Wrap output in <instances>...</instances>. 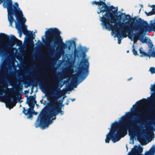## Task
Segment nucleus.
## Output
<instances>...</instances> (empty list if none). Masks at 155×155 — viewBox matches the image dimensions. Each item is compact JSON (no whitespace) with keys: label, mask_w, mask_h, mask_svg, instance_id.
I'll return each instance as SVG.
<instances>
[{"label":"nucleus","mask_w":155,"mask_h":155,"mask_svg":"<svg viewBox=\"0 0 155 155\" xmlns=\"http://www.w3.org/2000/svg\"><path fill=\"white\" fill-rule=\"evenodd\" d=\"M134 111L127 112L119 118L118 120H115L111 123L110 127L108 128L109 132L106 135L105 142L109 143L110 140L113 143L119 141L121 138L124 137L129 131L130 136V143H134V138H136L140 142L147 138L145 131L143 126H136L134 130H130L132 126L131 122L133 117H141L144 115H136Z\"/></svg>","instance_id":"nucleus-1"},{"label":"nucleus","mask_w":155,"mask_h":155,"mask_svg":"<svg viewBox=\"0 0 155 155\" xmlns=\"http://www.w3.org/2000/svg\"><path fill=\"white\" fill-rule=\"evenodd\" d=\"M49 86L51 95L47 96V99L49 102L48 110L45 112H42L39 115L35 125L36 128L40 127L43 130L48 128L56 119V116L58 113L62 115L64 114L63 110H60L59 105L57 101V98L54 95L59 93L57 83H51L50 82Z\"/></svg>","instance_id":"nucleus-2"},{"label":"nucleus","mask_w":155,"mask_h":155,"mask_svg":"<svg viewBox=\"0 0 155 155\" xmlns=\"http://www.w3.org/2000/svg\"><path fill=\"white\" fill-rule=\"evenodd\" d=\"M105 0L94 1L92 5L98 6L97 12L99 16V20L103 29L111 30L115 23L124 21L126 18L125 13L117 12L118 8L113 6H108L105 2Z\"/></svg>","instance_id":"nucleus-3"},{"label":"nucleus","mask_w":155,"mask_h":155,"mask_svg":"<svg viewBox=\"0 0 155 155\" xmlns=\"http://www.w3.org/2000/svg\"><path fill=\"white\" fill-rule=\"evenodd\" d=\"M126 18L124 20H121L114 25L113 28L111 30L107 29L108 31H112L111 35L115 38L117 37L118 43H121V40L126 38V33L129 31H139L141 32L146 31L148 27V23L140 18L135 20L134 22H132L131 16L128 14H126Z\"/></svg>","instance_id":"nucleus-4"},{"label":"nucleus","mask_w":155,"mask_h":155,"mask_svg":"<svg viewBox=\"0 0 155 155\" xmlns=\"http://www.w3.org/2000/svg\"><path fill=\"white\" fill-rule=\"evenodd\" d=\"M61 34V32L56 28H46L45 35L42 36L41 37L42 41L44 43H45L46 42L47 40L49 41H55L57 39L59 42V47L62 51L67 49V51H69L71 48H74V50H76V39L74 38L67 40L64 43L63 41L62 37L60 35Z\"/></svg>","instance_id":"nucleus-5"},{"label":"nucleus","mask_w":155,"mask_h":155,"mask_svg":"<svg viewBox=\"0 0 155 155\" xmlns=\"http://www.w3.org/2000/svg\"><path fill=\"white\" fill-rule=\"evenodd\" d=\"M150 96L137 101L130 108V111H134L136 115L147 114L151 110L152 104H155V83L150 85Z\"/></svg>","instance_id":"nucleus-6"},{"label":"nucleus","mask_w":155,"mask_h":155,"mask_svg":"<svg viewBox=\"0 0 155 155\" xmlns=\"http://www.w3.org/2000/svg\"><path fill=\"white\" fill-rule=\"evenodd\" d=\"M2 2L3 8H6L7 10L8 19L10 26L13 27L12 24L15 21L14 15L16 19L23 20L24 22L26 21L22 11L19 7L17 2H13L12 0H3Z\"/></svg>","instance_id":"nucleus-7"},{"label":"nucleus","mask_w":155,"mask_h":155,"mask_svg":"<svg viewBox=\"0 0 155 155\" xmlns=\"http://www.w3.org/2000/svg\"><path fill=\"white\" fill-rule=\"evenodd\" d=\"M9 36L0 33V55H12L14 52V41L9 39Z\"/></svg>","instance_id":"nucleus-8"},{"label":"nucleus","mask_w":155,"mask_h":155,"mask_svg":"<svg viewBox=\"0 0 155 155\" xmlns=\"http://www.w3.org/2000/svg\"><path fill=\"white\" fill-rule=\"evenodd\" d=\"M79 50L80 52V56L82 58V61H83V66L81 71L82 76L80 79L79 82L76 84L75 86V88L80 83L82 82L87 76L89 74L88 69L89 64V58L87 56L86 53L87 52L89 48L85 46H82L81 45L79 46Z\"/></svg>","instance_id":"nucleus-9"},{"label":"nucleus","mask_w":155,"mask_h":155,"mask_svg":"<svg viewBox=\"0 0 155 155\" xmlns=\"http://www.w3.org/2000/svg\"><path fill=\"white\" fill-rule=\"evenodd\" d=\"M36 103L35 98L32 96H30L28 98L26 103L27 104L29 107V108L26 110L25 107H23V110L22 112L26 116H27V119H31L32 117V114L34 111V108L35 104Z\"/></svg>","instance_id":"nucleus-10"},{"label":"nucleus","mask_w":155,"mask_h":155,"mask_svg":"<svg viewBox=\"0 0 155 155\" xmlns=\"http://www.w3.org/2000/svg\"><path fill=\"white\" fill-rule=\"evenodd\" d=\"M143 149L140 145L134 146L127 155H142L141 153Z\"/></svg>","instance_id":"nucleus-11"},{"label":"nucleus","mask_w":155,"mask_h":155,"mask_svg":"<svg viewBox=\"0 0 155 155\" xmlns=\"http://www.w3.org/2000/svg\"><path fill=\"white\" fill-rule=\"evenodd\" d=\"M16 21L15 20L14 21L15 23V27L18 31L19 37H21L22 32V25L26 21L24 22L23 20H21L18 19H16Z\"/></svg>","instance_id":"nucleus-12"},{"label":"nucleus","mask_w":155,"mask_h":155,"mask_svg":"<svg viewBox=\"0 0 155 155\" xmlns=\"http://www.w3.org/2000/svg\"><path fill=\"white\" fill-rule=\"evenodd\" d=\"M155 145H153L148 151H146L144 155H155Z\"/></svg>","instance_id":"nucleus-13"},{"label":"nucleus","mask_w":155,"mask_h":155,"mask_svg":"<svg viewBox=\"0 0 155 155\" xmlns=\"http://www.w3.org/2000/svg\"><path fill=\"white\" fill-rule=\"evenodd\" d=\"M145 43H146L149 46V51L151 50H152V49L155 48L154 46L153 45L152 42L149 38H147V40Z\"/></svg>","instance_id":"nucleus-14"},{"label":"nucleus","mask_w":155,"mask_h":155,"mask_svg":"<svg viewBox=\"0 0 155 155\" xmlns=\"http://www.w3.org/2000/svg\"><path fill=\"white\" fill-rule=\"evenodd\" d=\"M128 37L131 41H133L134 44L136 43L138 40V38L137 37H136L133 34H130L128 35Z\"/></svg>","instance_id":"nucleus-15"},{"label":"nucleus","mask_w":155,"mask_h":155,"mask_svg":"<svg viewBox=\"0 0 155 155\" xmlns=\"http://www.w3.org/2000/svg\"><path fill=\"white\" fill-rule=\"evenodd\" d=\"M149 6L152 8L151 11L150 12H149V13L145 12L147 16L152 15L155 14V13H154L153 12L154 10L155 9V5H152Z\"/></svg>","instance_id":"nucleus-16"},{"label":"nucleus","mask_w":155,"mask_h":155,"mask_svg":"<svg viewBox=\"0 0 155 155\" xmlns=\"http://www.w3.org/2000/svg\"><path fill=\"white\" fill-rule=\"evenodd\" d=\"M155 48L152 49V50H149L148 52V54L150 55V56L155 57V51L154 49Z\"/></svg>","instance_id":"nucleus-17"},{"label":"nucleus","mask_w":155,"mask_h":155,"mask_svg":"<svg viewBox=\"0 0 155 155\" xmlns=\"http://www.w3.org/2000/svg\"><path fill=\"white\" fill-rule=\"evenodd\" d=\"M143 48L142 47L140 48H139V51L140 53L141 54L140 55V57H142L143 56H147V54L142 51Z\"/></svg>","instance_id":"nucleus-18"},{"label":"nucleus","mask_w":155,"mask_h":155,"mask_svg":"<svg viewBox=\"0 0 155 155\" xmlns=\"http://www.w3.org/2000/svg\"><path fill=\"white\" fill-rule=\"evenodd\" d=\"M63 97V99L62 100V101H61V105H61L62 104L64 100V99L65 97H66V96L65 95V94L64 93H62L61 92V94H59V97Z\"/></svg>","instance_id":"nucleus-19"},{"label":"nucleus","mask_w":155,"mask_h":155,"mask_svg":"<svg viewBox=\"0 0 155 155\" xmlns=\"http://www.w3.org/2000/svg\"><path fill=\"white\" fill-rule=\"evenodd\" d=\"M25 23H24L23 24H22V30H23L24 31L26 32V31H27V26L26 25H25Z\"/></svg>","instance_id":"nucleus-20"},{"label":"nucleus","mask_w":155,"mask_h":155,"mask_svg":"<svg viewBox=\"0 0 155 155\" xmlns=\"http://www.w3.org/2000/svg\"><path fill=\"white\" fill-rule=\"evenodd\" d=\"M139 39L142 43H145L147 40V38L144 37H141Z\"/></svg>","instance_id":"nucleus-21"},{"label":"nucleus","mask_w":155,"mask_h":155,"mask_svg":"<svg viewBox=\"0 0 155 155\" xmlns=\"http://www.w3.org/2000/svg\"><path fill=\"white\" fill-rule=\"evenodd\" d=\"M132 51L133 52V54L135 56H137L138 55V54L137 53V51L135 50V48H134V45H133L132 46Z\"/></svg>","instance_id":"nucleus-22"},{"label":"nucleus","mask_w":155,"mask_h":155,"mask_svg":"<svg viewBox=\"0 0 155 155\" xmlns=\"http://www.w3.org/2000/svg\"><path fill=\"white\" fill-rule=\"evenodd\" d=\"M28 47L29 49H32L34 47V42L31 41V43L28 45Z\"/></svg>","instance_id":"nucleus-23"},{"label":"nucleus","mask_w":155,"mask_h":155,"mask_svg":"<svg viewBox=\"0 0 155 155\" xmlns=\"http://www.w3.org/2000/svg\"><path fill=\"white\" fill-rule=\"evenodd\" d=\"M152 27H155V19L151 21L150 22Z\"/></svg>","instance_id":"nucleus-24"},{"label":"nucleus","mask_w":155,"mask_h":155,"mask_svg":"<svg viewBox=\"0 0 155 155\" xmlns=\"http://www.w3.org/2000/svg\"><path fill=\"white\" fill-rule=\"evenodd\" d=\"M149 71L152 74L154 73H155V68L153 67H150Z\"/></svg>","instance_id":"nucleus-25"},{"label":"nucleus","mask_w":155,"mask_h":155,"mask_svg":"<svg viewBox=\"0 0 155 155\" xmlns=\"http://www.w3.org/2000/svg\"><path fill=\"white\" fill-rule=\"evenodd\" d=\"M41 41L40 40H38L36 42V45H39L41 44Z\"/></svg>","instance_id":"nucleus-26"},{"label":"nucleus","mask_w":155,"mask_h":155,"mask_svg":"<svg viewBox=\"0 0 155 155\" xmlns=\"http://www.w3.org/2000/svg\"><path fill=\"white\" fill-rule=\"evenodd\" d=\"M11 36L12 38H13V39H15V36L13 35H11Z\"/></svg>","instance_id":"nucleus-27"},{"label":"nucleus","mask_w":155,"mask_h":155,"mask_svg":"<svg viewBox=\"0 0 155 155\" xmlns=\"http://www.w3.org/2000/svg\"><path fill=\"white\" fill-rule=\"evenodd\" d=\"M70 100H71L72 101H74L75 100V98H71L70 99Z\"/></svg>","instance_id":"nucleus-28"},{"label":"nucleus","mask_w":155,"mask_h":155,"mask_svg":"<svg viewBox=\"0 0 155 155\" xmlns=\"http://www.w3.org/2000/svg\"><path fill=\"white\" fill-rule=\"evenodd\" d=\"M28 31V33H29V34H32V32H31V31Z\"/></svg>","instance_id":"nucleus-29"},{"label":"nucleus","mask_w":155,"mask_h":155,"mask_svg":"<svg viewBox=\"0 0 155 155\" xmlns=\"http://www.w3.org/2000/svg\"><path fill=\"white\" fill-rule=\"evenodd\" d=\"M69 103V101H67L66 102V104L68 105Z\"/></svg>","instance_id":"nucleus-30"},{"label":"nucleus","mask_w":155,"mask_h":155,"mask_svg":"<svg viewBox=\"0 0 155 155\" xmlns=\"http://www.w3.org/2000/svg\"><path fill=\"white\" fill-rule=\"evenodd\" d=\"M64 83H63V84H62V85L61 86V87H62V86L64 85Z\"/></svg>","instance_id":"nucleus-31"},{"label":"nucleus","mask_w":155,"mask_h":155,"mask_svg":"<svg viewBox=\"0 0 155 155\" xmlns=\"http://www.w3.org/2000/svg\"><path fill=\"white\" fill-rule=\"evenodd\" d=\"M76 81H77L78 78V77H76Z\"/></svg>","instance_id":"nucleus-32"},{"label":"nucleus","mask_w":155,"mask_h":155,"mask_svg":"<svg viewBox=\"0 0 155 155\" xmlns=\"http://www.w3.org/2000/svg\"><path fill=\"white\" fill-rule=\"evenodd\" d=\"M127 53H128L129 52V50H127Z\"/></svg>","instance_id":"nucleus-33"},{"label":"nucleus","mask_w":155,"mask_h":155,"mask_svg":"<svg viewBox=\"0 0 155 155\" xmlns=\"http://www.w3.org/2000/svg\"><path fill=\"white\" fill-rule=\"evenodd\" d=\"M19 107H21V104L20 105Z\"/></svg>","instance_id":"nucleus-34"},{"label":"nucleus","mask_w":155,"mask_h":155,"mask_svg":"<svg viewBox=\"0 0 155 155\" xmlns=\"http://www.w3.org/2000/svg\"><path fill=\"white\" fill-rule=\"evenodd\" d=\"M126 147H127V146H126Z\"/></svg>","instance_id":"nucleus-35"}]
</instances>
